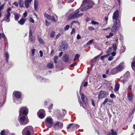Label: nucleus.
Segmentation results:
<instances>
[{"label": "nucleus", "mask_w": 135, "mask_h": 135, "mask_svg": "<svg viewBox=\"0 0 135 135\" xmlns=\"http://www.w3.org/2000/svg\"><path fill=\"white\" fill-rule=\"evenodd\" d=\"M19 121L21 125H23L27 124L29 122V120L27 117L23 115L19 116Z\"/></svg>", "instance_id": "f257e3e1"}, {"label": "nucleus", "mask_w": 135, "mask_h": 135, "mask_svg": "<svg viewBox=\"0 0 135 135\" xmlns=\"http://www.w3.org/2000/svg\"><path fill=\"white\" fill-rule=\"evenodd\" d=\"M113 24L111 28V30L113 32H115L118 30L120 26V22H113Z\"/></svg>", "instance_id": "f03ea898"}, {"label": "nucleus", "mask_w": 135, "mask_h": 135, "mask_svg": "<svg viewBox=\"0 0 135 135\" xmlns=\"http://www.w3.org/2000/svg\"><path fill=\"white\" fill-rule=\"evenodd\" d=\"M11 8H9L7 11V13L4 15V21H6L7 22H10V17L11 16V13L10 11H11Z\"/></svg>", "instance_id": "7ed1b4c3"}, {"label": "nucleus", "mask_w": 135, "mask_h": 135, "mask_svg": "<svg viewBox=\"0 0 135 135\" xmlns=\"http://www.w3.org/2000/svg\"><path fill=\"white\" fill-rule=\"evenodd\" d=\"M46 126L48 127L51 128L53 126V120L50 117H47L45 121Z\"/></svg>", "instance_id": "20e7f679"}, {"label": "nucleus", "mask_w": 135, "mask_h": 135, "mask_svg": "<svg viewBox=\"0 0 135 135\" xmlns=\"http://www.w3.org/2000/svg\"><path fill=\"white\" fill-rule=\"evenodd\" d=\"M119 15L118 10H116L114 12L112 17L113 22H120L119 20L118 19Z\"/></svg>", "instance_id": "39448f33"}, {"label": "nucleus", "mask_w": 135, "mask_h": 135, "mask_svg": "<svg viewBox=\"0 0 135 135\" xmlns=\"http://www.w3.org/2000/svg\"><path fill=\"white\" fill-rule=\"evenodd\" d=\"M28 109L26 107H23L20 108L19 111V115H27L28 113Z\"/></svg>", "instance_id": "423d86ee"}, {"label": "nucleus", "mask_w": 135, "mask_h": 135, "mask_svg": "<svg viewBox=\"0 0 135 135\" xmlns=\"http://www.w3.org/2000/svg\"><path fill=\"white\" fill-rule=\"evenodd\" d=\"M129 75V72H126L123 76L121 77L119 79V81L123 82V84L125 83L127 81V80L126 79L128 77Z\"/></svg>", "instance_id": "0eeeda50"}, {"label": "nucleus", "mask_w": 135, "mask_h": 135, "mask_svg": "<svg viewBox=\"0 0 135 135\" xmlns=\"http://www.w3.org/2000/svg\"><path fill=\"white\" fill-rule=\"evenodd\" d=\"M95 4L94 3H90V4H87L85 6H84L82 7L81 9L82 11H86L89 9L92 8Z\"/></svg>", "instance_id": "6e6552de"}, {"label": "nucleus", "mask_w": 135, "mask_h": 135, "mask_svg": "<svg viewBox=\"0 0 135 135\" xmlns=\"http://www.w3.org/2000/svg\"><path fill=\"white\" fill-rule=\"evenodd\" d=\"M29 37L28 41L32 44L34 43L35 42V38L33 37L32 31L30 29L29 32Z\"/></svg>", "instance_id": "1a4fd4ad"}, {"label": "nucleus", "mask_w": 135, "mask_h": 135, "mask_svg": "<svg viewBox=\"0 0 135 135\" xmlns=\"http://www.w3.org/2000/svg\"><path fill=\"white\" fill-rule=\"evenodd\" d=\"M38 117L41 119L44 118L45 116V111L43 109H41L37 113Z\"/></svg>", "instance_id": "9d476101"}, {"label": "nucleus", "mask_w": 135, "mask_h": 135, "mask_svg": "<svg viewBox=\"0 0 135 135\" xmlns=\"http://www.w3.org/2000/svg\"><path fill=\"white\" fill-rule=\"evenodd\" d=\"M124 63L122 62L117 66L116 68L118 72L122 71L124 69Z\"/></svg>", "instance_id": "9b49d317"}, {"label": "nucleus", "mask_w": 135, "mask_h": 135, "mask_svg": "<svg viewBox=\"0 0 135 135\" xmlns=\"http://www.w3.org/2000/svg\"><path fill=\"white\" fill-rule=\"evenodd\" d=\"M63 126V123L61 122H57L54 124V127L55 129H58L59 128H62Z\"/></svg>", "instance_id": "f8f14e48"}, {"label": "nucleus", "mask_w": 135, "mask_h": 135, "mask_svg": "<svg viewBox=\"0 0 135 135\" xmlns=\"http://www.w3.org/2000/svg\"><path fill=\"white\" fill-rule=\"evenodd\" d=\"M93 3L94 2L91 0H84L81 6L83 7L84 6H86L87 4H90L91 3Z\"/></svg>", "instance_id": "ddd939ff"}, {"label": "nucleus", "mask_w": 135, "mask_h": 135, "mask_svg": "<svg viewBox=\"0 0 135 135\" xmlns=\"http://www.w3.org/2000/svg\"><path fill=\"white\" fill-rule=\"evenodd\" d=\"M33 0H25L24 4L25 7L28 8L30 6V4L32 1Z\"/></svg>", "instance_id": "4468645a"}, {"label": "nucleus", "mask_w": 135, "mask_h": 135, "mask_svg": "<svg viewBox=\"0 0 135 135\" xmlns=\"http://www.w3.org/2000/svg\"><path fill=\"white\" fill-rule=\"evenodd\" d=\"M105 92L104 91H101L100 93L99 94V98L102 99L105 97Z\"/></svg>", "instance_id": "2eb2a0df"}, {"label": "nucleus", "mask_w": 135, "mask_h": 135, "mask_svg": "<svg viewBox=\"0 0 135 135\" xmlns=\"http://www.w3.org/2000/svg\"><path fill=\"white\" fill-rule=\"evenodd\" d=\"M68 44H62L60 46V50H66L68 47Z\"/></svg>", "instance_id": "dca6fc26"}, {"label": "nucleus", "mask_w": 135, "mask_h": 135, "mask_svg": "<svg viewBox=\"0 0 135 135\" xmlns=\"http://www.w3.org/2000/svg\"><path fill=\"white\" fill-rule=\"evenodd\" d=\"M69 60V56L68 55L66 54L64 55L62 57V60L64 62H68Z\"/></svg>", "instance_id": "f3484780"}, {"label": "nucleus", "mask_w": 135, "mask_h": 135, "mask_svg": "<svg viewBox=\"0 0 135 135\" xmlns=\"http://www.w3.org/2000/svg\"><path fill=\"white\" fill-rule=\"evenodd\" d=\"M117 69L115 68L111 69L110 71V74L112 75H114L118 73Z\"/></svg>", "instance_id": "a211bd4d"}, {"label": "nucleus", "mask_w": 135, "mask_h": 135, "mask_svg": "<svg viewBox=\"0 0 135 135\" xmlns=\"http://www.w3.org/2000/svg\"><path fill=\"white\" fill-rule=\"evenodd\" d=\"M13 94L17 98H20L21 96V93L18 91H15L13 93Z\"/></svg>", "instance_id": "6ab92c4d"}, {"label": "nucleus", "mask_w": 135, "mask_h": 135, "mask_svg": "<svg viewBox=\"0 0 135 135\" xmlns=\"http://www.w3.org/2000/svg\"><path fill=\"white\" fill-rule=\"evenodd\" d=\"M133 94L132 93H128L127 94V97L129 101H132L133 98Z\"/></svg>", "instance_id": "aec40b11"}, {"label": "nucleus", "mask_w": 135, "mask_h": 135, "mask_svg": "<svg viewBox=\"0 0 135 135\" xmlns=\"http://www.w3.org/2000/svg\"><path fill=\"white\" fill-rule=\"evenodd\" d=\"M81 99L83 101L84 103H87L88 99L86 97L85 95L83 94H81Z\"/></svg>", "instance_id": "412c9836"}, {"label": "nucleus", "mask_w": 135, "mask_h": 135, "mask_svg": "<svg viewBox=\"0 0 135 135\" xmlns=\"http://www.w3.org/2000/svg\"><path fill=\"white\" fill-rule=\"evenodd\" d=\"M79 13V10H77L76 13L72 15L71 17V19H75V18H78V14Z\"/></svg>", "instance_id": "4be33fe9"}, {"label": "nucleus", "mask_w": 135, "mask_h": 135, "mask_svg": "<svg viewBox=\"0 0 135 135\" xmlns=\"http://www.w3.org/2000/svg\"><path fill=\"white\" fill-rule=\"evenodd\" d=\"M22 133L23 135H31V133L24 128L23 130Z\"/></svg>", "instance_id": "5701e85b"}, {"label": "nucleus", "mask_w": 135, "mask_h": 135, "mask_svg": "<svg viewBox=\"0 0 135 135\" xmlns=\"http://www.w3.org/2000/svg\"><path fill=\"white\" fill-rule=\"evenodd\" d=\"M25 128L28 131L32 133L33 132V128L31 126H28L25 127Z\"/></svg>", "instance_id": "b1692460"}, {"label": "nucleus", "mask_w": 135, "mask_h": 135, "mask_svg": "<svg viewBox=\"0 0 135 135\" xmlns=\"http://www.w3.org/2000/svg\"><path fill=\"white\" fill-rule=\"evenodd\" d=\"M55 16L56 17V18H55V16H51L50 20L54 22H56L57 21L58 17L55 15Z\"/></svg>", "instance_id": "393cba45"}, {"label": "nucleus", "mask_w": 135, "mask_h": 135, "mask_svg": "<svg viewBox=\"0 0 135 135\" xmlns=\"http://www.w3.org/2000/svg\"><path fill=\"white\" fill-rule=\"evenodd\" d=\"M118 46V44L115 43L113 44L112 46L113 48V51H116L117 49V46Z\"/></svg>", "instance_id": "a878e982"}, {"label": "nucleus", "mask_w": 135, "mask_h": 135, "mask_svg": "<svg viewBox=\"0 0 135 135\" xmlns=\"http://www.w3.org/2000/svg\"><path fill=\"white\" fill-rule=\"evenodd\" d=\"M57 4L59 7H61L64 5V3L62 0H57Z\"/></svg>", "instance_id": "bb28decb"}, {"label": "nucleus", "mask_w": 135, "mask_h": 135, "mask_svg": "<svg viewBox=\"0 0 135 135\" xmlns=\"http://www.w3.org/2000/svg\"><path fill=\"white\" fill-rule=\"evenodd\" d=\"M25 21L26 20L24 18H22L20 19V20L18 22L21 25H24Z\"/></svg>", "instance_id": "cd10ccee"}, {"label": "nucleus", "mask_w": 135, "mask_h": 135, "mask_svg": "<svg viewBox=\"0 0 135 135\" xmlns=\"http://www.w3.org/2000/svg\"><path fill=\"white\" fill-rule=\"evenodd\" d=\"M66 112L65 110L62 109V110H61L59 114L61 116H64L66 113Z\"/></svg>", "instance_id": "c85d7f7f"}, {"label": "nucleus", "mask_w": 135, "mask_h": 135, "mask_svg": "<svg viewBox=\"0 0 135 135\" xmlns=\"http://www.w3.org/2000/svg\"><path fill=\"white\" fill-rule=\"evenodd\" d=\"M111 133H108V135H117V132L114 131L113 129H112L111 130Z\"/></svg>", "instance_id": "c756f323"}, {"label": "nucleus", "mask_w": 135, "mask_h": 135, "mask_svg": "<svg viewBox=\"0 0 135 135\" xmlns=\"http://www.w3.org/2000/svg\"><path fill=\"white\" fill-rule=\"evenodd\" d=\"M120 85L119 84H117L115 85L114 90L115 92L117 91L119 89Z\"/></svg>", "instance_id": "7c9ffc66"}, {"label": "nucleus", "mask_w": 135, "mask_h": 135, "mask_svg": "<svg viewBox=\"0 0 135 135\" xmlns=\"http://www.w3.org/2000/svg\"><path fill=\"white\" fill-rule=\"evenodd\" d=\"M38 4V2L37 0H35L34 2V8L35 9L37 8Z\"/></svg>", "instance_id": "2f4dec72"}, {"label": "nucleus", "mask_w": 135, "mask_h": 135, "mask_svg": "<svg viewBox=\"0 0 135 135\" xmlns=\"http://www.w3.org/2000/svg\"><path fill=\"white\" fill-rule=\"evenodd\" d=\"M15 19L16 21H17L19 19L20 17L19 15L17 13H14Z\"/></svg>", "instance_id": "473e14b6"}, {"label": "nucleus", "mask_w": 135, "mask_h": 135, "mask_svg": "<svg viewBox=\"0 0 135 135\" xmlns=\"http://www.w3.org/2000/svg\"><path fill=\"white\" fill-rule=\"evenodd\" d=\"M19 4L20 7H22L23 6V0H19Z\"/></svg>", "instance_id": "72a5a7b5"}, {"label": "nucleus", "mask_w": 135, "mask_h": 135, "mask_svg": "<svg viewBox=\"0 0 135 135\" xmlns=\"http://www.w3.org/2000/svg\"><path fill=\"white\" fill-rule=\"evenodd\" d=\"M51 16L48 14L45 13L44 14V16L48 20H50L51 18Z\"/></svg>", "instance_id": "f704fd0d"}, {"label": "nucleus", "mask_w": 135, "mask_h": 135, "mask_svg": "<svg viewBox=\"0 0 135 135\" xmlns=\"http://www.w3.org/2000/svg\"><path fill=\"white\" fill-rule=\"evenodd\" d=\"M80 104L81 106H82L84 108L86 109V104L87 103H84L83 104V103H81V101L80 102Z\"/></svg>", "instance_id": "c9c22d12"}, {"label": "nucleus", "mask_w": 135, "mask_h": 135, "mask_svg": "<svg viewBox=\"0 0 135 135\" xmlns=\"http://www.w3.org/2000/svg\"><path fill=\"white\" fill-rule=\"evenodd\" d=\"M47 66L50 69H51L52 68L53 66V63H49L47 64Z\"/></svg>", "instance_id": "e433bc0d"}, {"label": "nucleus", "mask_w": 135, "mask_h": 135, "mask_svg": "<svg viewBox=\"0 0 135 135\" xmlns=\"http://www.w3.org/2000/svg\"><path fill=\"white\" fill-rule=\"evenodd\" d=\"M4 55H5L6 59V61L7 62H8V60L9 59V55L8 53L6 52L4 54Z\"/></svg>", "instance_id": "4c0bfd02"}, {"label": "nucleus", "mask_w": 135, "mask_h": 135, "mask_svg": "<svg viewBox=\"0 0 135 135\" xmlns=\"http://www.w3.org/2000/svg\"><path fill=\"white\" fill-rule=\"evenodd\" d=\"M38 78H39L40 80H43L44 82H47V81H46L48 80H47L46 79L43 78L40 76H39Z\"/></svg>", "instance_id": "58836bf2"}, {"label": "nucleus", "mask_w": 135, "mask_h": 135, "mask_svg": "<svg viewBox=\"0 0 135 135\" xmlns=\"http://www.w3.org/2000/svg\"><path fill=\"white\" fill-rule=\"evenodd\" d=\"M109 55V54H108L107 55H105L102 56L100 58V59L101 60H103L104 59L107 57Z\"/></svg>", "instance_id": "ea45409f"}, {"label": "nucleus", "mask_w": 135, "mask_h": 135, "mask_svg": "<svg viewBox=\"0 0 135 135\" xmlns=\"http://www.w3.org/2000/svg\"><path fill=\"white\" fill-rule=\"evenodd\" d=\"M80 56V55L79 54H76L75 56V57H74V61H75L76 60H77L79 58Z\"/></svg>", "instance_id": "a19ab883"}, {"label": "nucleus", "mask_w": 135, "mask_h": 135, "mask_svg": "<svg viewBox=\"0 0 135 135\" xmlns=\"http://www.w3.org/2000/svg\"><path fill=\"white\" fill-rule=\"evenodd\" d=\"M110 101V100L107 98H106L104 101L102 103V104L105 105L106 103Z\"/></svg>", "instance_id": "79ce46f5"}, {"label": "nucleus", "mask_w": 135, "mask_h": 135, "mask_svg": "<svg viewBox=\"0 0 135 135\" xmlns=\"http://www.w3.org/2000/svg\"><path fill=\"white\" fill-rule=\"evenodd\" d=\"M73 128H79V126L77 124L73 123Z\"/></svg>", "instance_id": "37998d69"}, {"label": "nucleus", "mask_w": 135, "mask_h": 135, "mask_svg": "<svg viewBox=\"0 0 135 135\" xmlns=\"http://www.w3.org/2000/svg\"><path fill=\"white\" fill-rule=\"evenodd\" d=\"M121 50L120 51L121 53H122L124 52L126 50V47L125 46H123L121 47Z\"/></svg>", "instance_id": "c03bdc74"}, {"label": "nucleus", "mask_w": 135, "mask_h": 135, "mask_svg": "<svg viewBox=\"0 0 135 135\" xmlns=\"http://www.w3.org/2000/svg\"><path fill=\"white\" fill-rule=\"evenodd\" d=\"M58 59V57L57 56H55L54 58V62L55 64L57 63V60Z\"/></svg>", "instance_id": "a18cd8bd"}, {"label": "nucleus", "mask_w": 135, "mask_h": 135, "mask_svg": "<svg viewBox=\"0 0 135 135\" xmlns=\"http://www.w3.org/2000/svg\"><path fill=\"white\" fill-rule=\"evenodd\" d=\"M113 34L112 33H110L108 35H107L106 36V37L107 38H110V37H112L113 36Z\"/></svg>", "instance_id": "49530a36"}, {"label": "nucleus", "mask_w": 135, "mask_h": 135, "mask_svg": "<svg viewBox=\"0 0 135 135\" xmlns=\"http://www.w3.org/2000/svg\"><path fill=\"white\" fill-rule=\"evenodd\" d=\"M112 48L111 47H110L108 50L107 51V53H108L111 52H112Z\"/></svg>", "instance_id": "de8ad7c7"}, {"label": "nucleus", "mask_w": 135, "mask_h": 135, "mask_svg": "<svg viewBox=\"0 0 135 135\" xmlns=\"http://www.w3.org/2000/svg\"><path fill=\"white\" fill-rule=\"evenodd\" d=\"M38 40L39 41V42L40 43H44L43 40L40 37H38Z\"/></svg>", "instance_id": "09e8293b"}, {"label": "nucleus", "mask_w": 135, "mask_h": 135, "mask_svg": "<svg viewBox=\"0 0 135 135\" xmlns=\"http://www.w3.org/2000/svg\"><path fill=\"white\" fill-rule=\"evenodd\" d=\"M35 49H32L31 50V56H33L34 55L35 52Z\"/></svg>", "instance_id": "8fccbe9b"}, {"label": "nucleus", "mask_w": 135, "mask_h": 135, "mask_svg": "<svg viewBox=\"0 0 135 135\" xmlns=\"http://www.w3.org/2000/svg\"><path fill=\"white\" fill-rule=\"evenodd\" d=\"M93 42V40H90L86 44V45L87 46L89 45L90 44H92Z\"/></svg>", "instance_id": "3c124183"}, {"label": "nucleus", "mask_w": 135, "mask_h": 135, "mask_svg": "<svg viewBox=\"0 0 135 135\" xmlns=\"http://www.w3.org/2000/svg\"><path fill=\"white\" fill-rule=\"evenodd\" d=\"M55 32L54 31H52L50 35V37H54L55 35Z\"/></svg>", "instance_id": "603ef678"}, {"label": "nucleus", "mask_w": 135, "mask_h": 135, "mask_svg": "<svg viewBox=\"0 0 135 135\" xmlns=\"http://www.w3.org/2000/svg\"><path fill=\"white\" fill-rule=\"evenodd\" d=\"M4 34L2 33H0V39L4 38L5 36Z\"/></svg>", "instance_id": "864d4df0"}, {"label": "nucleus", "mask_w": 135, "mask_h": 135, "mask_svg": "<svg viewBox=\"0 0 135 135\" xmlns=\"http://www.w3.org/2000/svg\"><path fill=\"white\" fill-rule=\"evenodd\" d=\"M69 28V25H67L64 28L65 31H66L68 30Z\"/></svg>", "instance_id": "5fc2aeb1"}, {"label": "nucleus", "mask_w": 135, "mask_h": 135, "mask_svg": "<svg viewBox=\"0 0 135 135\" xmlns=\"http://www.w3.org/2000/svg\"><path fill=\"white\" fill-rule=\"evenodd\" d=\"M116 51H113V52L111 53V55L112 56H114L116 54Z\"/></svg>", "instance_id": "6e6d98bb"}, {"label": "nucleus", "mask_w": 135, "mask_h": 135, "mask_svg": "<svg viewBox=\"0 0 135 135\" xmlns=\"http://www.w3.org/2000/svg\"><path fill=\"white\" fill-rule=\"evenodd\" d=\"M75 30L74 28L72 29L71 32V35H73V34L75 33Z\"/></svg>", "instance_id": "4d7b16f0"}, {"label": "nucleus", "mask_w": 135, "mask_h": 135, "mask_svg": "<svg viewBox=\"0 0 135 135\" xmlns=\"http://www.w3.org/2000/svg\"><path fill=\"white\" fill-rule=\"evenodd\" d=\"M73 123H71L69 124L67 126V128L68 129H69L71 126H73Z\"/></svg>", "instance_id": "13d9d810"}, {"label": "nucleus", "mask_w": 135, "mask_h": 135, "mask_svg": "<svg viewBox=\"0 0 135 135\" xmlns=\"http://www.w3.org/2000/svg\"><path fill=\"white\" fill-rule=\"evenodd\" d=\"M91 23L93 25H98L99 24V23L98 22H95V21H92Z\"/></svg>", "instance_id": "bf43d9fd"}, {"label": "nucleus", "mask_w": 135, "mask_h": 135, "mask_svg": "<svg viewBox=\"0 0 135 135\" xmlns=\"http://www.w3.org/2000/svg\"><path fill=\"white\" fill-rule=\"evenodd\" d=\"M131 67L133 69H134L133 68V67H135V61H134L132 63Z\"/></svg>", "instance_id": "052dcab7"}, {"label": "nucleus", "mask_w": 135, "mask_h": 135, "mask_svg": "<svg viewBox=\"0 0 135 135\" xmlns=\"http://www.w3.org/2000/svg\"><path fill=\"white\" fill-rule=\"evenodd\" d=\"M29 20L32 23H34V20L31 17H30L29 18Z\"/></svg>", "instance_id": "680f3d73"}, {"label": "nucleus", "mask_w": 135, "mask_h": 135, "mask_svg": "<svg viewBox=\"0 0 135 135\" xmlns=\"http://www.w3.org/2000/svg\"><path fill=\"white\" fill-rule=\"evenodd\" d=\"M88 29L89 30L91 31L94 30V28L91 26H89L88 27Z\"/></svg>", "instance_id": "e2e57ef3"}, {"label": "nucleus", "mask_w": 135, "mask_h": 135, "mask_svg": "<svg viewBox=\"0 0 135 135\" xmlns=\"http://www.w3.org/2000/svg\"><path fill=\"white\" fill-rule=\"evenodd\" d=\"M113 59V57L112 56H110L108 58V60L109 61L112 60Z\"/></svg>", "instance_id": "0e129e2a"}, {"label": "nucleus", "mask_w": 135, "mask_h": 135, "mask_svg": "<svg viewBox=\"0 0 135 135\" xmlns=\"http://www.w3.org/2000/svg\"><path fill=\"white\" fill-rule=\"evenodd\" d=\"M77 65V63H74L70 65V66L71 67H73L74 66H76Z\"/></svg>", "instance_id": "69168bd1"}, {"label": "nucleus", "mask_w": 135, "mask_h": 135, "mask_svg": "<svg viewBox=\"0 0 135 135\" xmlns=\"http://www.w3.org/2000/svg\"><path fill=\"white\" fill-rule=\"evenodd\" d=\"M5 131L4 130H2L1 132V135H5Z\"/></svg>", "instance_id": "338daca9"}, {"label": "nucleus", "mask_w": 135, "mask_h": 135, "mask_svg": "<svg viewBox=\"0 0 135 135\" xmlns=\"http://www.w3.org/2000/svg\"><path fill=\"white\" fill-rule=\"evenodd\" d=\"M105 73L107 74L110 75V72H109V69H107L105 72Z\"/></svg>", "instance_id": "774afa93"}]
</instances>
